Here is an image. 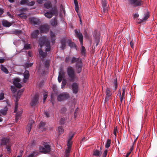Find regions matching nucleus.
Wrapping results in <instances>:
<instances>
[{"label":"nucleus","mask_w":157,"mask_h":157,"mask_svg":"<svg viewBox=\"0 0 157 157\" xmlns=\"http://www.w3.org/2000/svg\"><path fill=\"white\" fill-rule=\"evenodd\" d=\"M24 78L23 80L24 82L25 83L26 82V79H29V71H26L24 74Z\"/></svg>","instance_id":"412c9836"},{"label":"nucleus","mask_w":157,"mask_h":157,"mask_svg":"<svg viewBox=\"0 0 157 157\" xmlns=\"http://www.w3.org/2000/svg\"><path fill=\"white\" fill-rule=\"evenodd\" d=\"M129 4L131 6L135 0H128Z\"/></svg>","instance_id":"bf43d9fd"},{"label":"nucleus","mask_w":157,"mask_h":157,"mask_svg":"<svg viewBox=\"0 0 157 157\" xmlns=\"http://www.w3.org/2000/svg\"><path fill=\"white\" fill-rule=\"evenodd\" d=\"M11 89L13 93L16 92L17 91V89L15 87L13 86H11Z\"/></svg>","instance_id":"8fccbe9b"},{"label":"nucleus","mask_w":157,"mask_h":157,"mask_svg":"<svg viewBox=\"0 0 157 157\" xmlns=\"http://www.w3.org/2000/svg\"><path fill=\"white\" fill-rule=\"evenodd\" d=\"M78 108H76L74 112V117L75 118H76L77 115V113H78Z\"/></svg>","instance_id":"5fc2aeb1"},{"label":"nucleus","mask_w":157,"mask_h":157,"mask_svg":"<svg viewBox=\"0 0 157 157\" xmlns=\"http://www.w3.org/2000/svg\"><path fill=\"white\" fill-rule=\"evenodd\" d=\"M125 88H123L122 90V95L121 96V94L120 93V101L121 103H122L123 99L125 98Z\"/></svg>","instance_id":"c85d7f7f"},{"label":"nucleus","mask_w":157,"mask_h":157,"mask_svg":"<svg viewBox=\"0 0 157 157\" xmlns=\"http://www.w3.org/2000/svg\"><path fill=\"white\" fill-rule=\"evenodd\" d=\"M34 122L33 120H31L29 121L26 127V131L28 133L30 132L32 128V125Z\"/></svg>","instance_id":"f3484780"},{"label":"nucleus","mask_w":157,"mask_h":157,"mask_svg":"<svg viewBox=\"0 0 157 157\" xmlns=\"http://www.w3.org/2000/svg\"><path fill=\"white\" fill-rule=\"evenodd\" d=\"M71 150V148H68L65 151V153H69L70 151Z\"/></svg>","instance_id":"774afa93"},{"label":"nucleus","mask_w":157,"mask_h":157,"mask_svg":"<svg viewBox=\"0 0 157 157\" xmlns=\"http://www.w3.org/2000/svg\"><path fill=\"white\" fill-rule=\"evenodd\" d=\"M29 2L28 0H22L20 2V4L21 5H27L28 3Z\"/></svg>","instance_id":"4c0bfd02"},{"label":"nucleus","mask_w":157,"mask_h":157,"mask_svg":"<svg viewBox=\"0 0 157 157\" xmlns=\"http://www.w3.org/2000/svg\"><path fill=\"white\" fill-rule=\"evenodd\" d=\"M43 145V147L41 146L39 147L40 152L45 154L50 152L51 151V148L49 144L46 142H44Z\"/></svg>","instance_id":"7ed1b4c3"},{"label":"nucleus","mask_w":157,"mask_h":157,"mask_svg":"<svg viewBox=\"0 0 157 157\" xmlns=\"http://www.w3.org/2000/svg\"><path fill=\"white\" fill-rule=\"evenodd\" d=\"M67 111V109L65 107H63L61 108L60 110L61 113H64Z\"/></svg>","instance_id":"c03bdc74"},{"label":"nucleus","mask_w":157,"mask_h":157,"mask_svg":"<svg viewBox=\"0 0 157 157\" xmlns=\"http://www.w3.org/2000/svg\"><path fill=\"white\" fill-rule=\"evenodd\" d=\"M1 69L2 71L5 73H8V71L7 69L2 64L1 65Z\"/></svg>","instance_id":"473e14b6"},{"label":"nucleus","mask_w":157,"mask_h":157,"mask_svg":"<svg viewBox=\"0 0 157 157\" xmlns=\"http://www.w3.org/2000/svg\"><path fill=\"white\" fill-rule=\"evenodd\" d=\"M39 154L38 152L36 151L33 152L31 154L29 155L27 157H33L35 155H38Z\"/></svg>","instance_id":"79ce46f5"},{"label":"nucleus","mask_w":157,"mask_h":157,"mask_svg":"<svg viewBox=\"0 0 157 157\" xmlns=\"http://www.w3.org/2000/svg\"><path fill=\"white\" fill-rule=\"evenodd\" d=\"M39 33V31L38 30H36L33 31L31 34V37L33 39H35L37 37Z\"/></svg>","instance_id":"5701e85b"},{"label":"nucleus","mask_w":157,"mask_h":157,"mask_svg":"<svg viewBox=\"0 0 157 157\" xmlns=\"http://www.w3.org/2000/svg\"><path fill=\"white\" fill-rule=\"evenodd\" d=\"M39 44L41 47L44 45H45L46 51L47 52H49L50 50V43L49 41L47 40L45 36H42L39 39Z\"/></svg>","instance_id":"f257e3e1"},{"label":"nucleus","mask_w":157,"mask_h":157,"mask_svg":"<svg viewBox=\"0 0 157 157\" xmlns=\"http://www.w3.org/2000/svg\"><path fill=\"white\" fill-rule=\"evenodd\" d=\"M144 3V2L142 0H135L132 5L133 7H137L142 6Z\"/></svg>","instance_id":"9d476101"},{"label":"nucleus","mask_w":157,"mask_h":157,"mask_svg":"<svg viewBox=\"0 0 157 157\" xmlns=\"http://www.w3.org/2000/svg\"><path fill=\"white\" fill-rule=\"evenodd\" d=\"M24 90H20L17 93V96L16 101H15V109L14 111V113H16L17 111V108H18V103L17 101H18V99H19L20 97L21 94L22 93Z\"/></svg>","instance_id":"6e6552de"},{"label":"nucleus","mask_w":157,"mask_h":157,"mask_svg":"<svg viewBox=\"0 0 157 157\" xmlns=\"http://www.w3.org/2000/svg\"><path fill=\"white\" fill-rule=\"evenodd\" d=\"M69 98V94L67 92H64L58 95L57 99L58 101H62L67 100Z\"/></svg>","instance_id":"20e7f679"},{"label":"nucleus","mask_w":157,"mask_h":157,"mask_svg":"<svg viewBox=\"0 0 157 157\" xmlns=\"http://www.w3.org/2000/svg\"><path fill=\"white\" fill-rule=\"evenodd\" d=\"M73 136H74L73 134L69 136L68 140L71 141L72 138L73 137Z\"/></svg>","instance_id":"338daca9"},{"label":"nucleus","mask_w":157,"mask_h":157,"mask_svg":"<svg viewBox=\"0 0 157 157\" xmlns=\"http://www.w3.org/2000/svg\"><path fill=\"white\" fill-rule=\"evenodd\" d=\"M72 144V142L68 140L67 142V147L71 148Z\"/></svg>","instance_id":"49530a36"},{"label":"nucleus","mask_w":157,"mask_h":157,"mask_svg":"<svg viewBox=\"0 0 157 157\" xmlns=\"http://www.w3.org/2000/svg\"><path fill=\"white\" fill-rule=\"evenodd\" d=\"M8 110V108L7 106H6L3 109L0 110V113L3 115H6Z\"/></svg>","instance_id":"a878e982"},{"label":"nucleus","mask_w":157,"mask_h":157,"mask_svg":"<svg viewBox=\"0 0 157 157\" xmlns=\"http://www.w3.org/2000/svg\"><path fill=\"white\" fill-rule=\"evenodd\" d=\"M45 125V123L43 122H41L40 123L39 125V128L40 129H44Z\"/></svg>","instance_id":"c9c22d12"},{"label":"nucleus","mask_w":157,"mask_h":157,"mask_svg":"<svg viewBox=\"0 0 157 157\" xmlns=\"http://www.w3.org/2000/svg\"><path fill=\"white\" fill-rule=\"evenodd\" d=\"M50 36L51 37H55V34L52 31H51L50 32Z\"/></svg>","instance_id":"69168bd1"},{"label":"nucleus","mask_w":157,"mask_h":157,"mask_svg":"<svg viewBox=\"0 0 157 157\" xmlns=\"http://www.w3.org/2000/svg\"><path fill=\"white\" fill-rule=\"evenodd\" d=\"M102 152L97 149L95 150L93 152V155L97 157L100 156Z\"/></svg>","instance_id":"c756f323"},{"label":"nucleus","mask_w":157,"mask_h":157,"mask_svg":"<svg viewBox=\"0 0 157 157\" xmlns=\"http://www.w3.org/2000/svg\"><path fill=\"white\" fill-rule=\"evenodd\" d=\"M20 81V80L18 78L15 79L14 81L13 82V84L15 87L20 88L22 87L21 85L19 83Z\"/></svg>","instance_id":"dca6fc26"},{"label":"nucleus","mask_w":157,"mask_h":157,"mask_svg":"<svg viewBox=\"0 0 157 157\" xmlns=\"http://www.w3.org/2000/svg\"><path fill=\"white\" fill-rule=\"evenodd\" d=\"M82 66L83 65L82 62L80 63H78L77 65H76L75 66L76 70L78 73H80L82 71Z\"/></svg>","instance_id":"a211bd4d"},{"label":"nucleus","mask_w":157,"mask_h":157,"mask_svg":"<svg viewBox=\"0 0 157 157\" xmlns=\"http://www.w3.org/2000/svg\"><path fill=\"white\" fill-rule=\"evenodd\" d=\"M67 42L68 44V45L71 48H75L76 47V45L75 43L72 42L71 40H67Z\"/></svg>","instance_id":"bb28decb"},{"label":"nucleus","mask_w":157,"mask_h":157,"mask_svg":"<svg viewBox=\"0 0 157 157\" xmlns=\"http://www.w3.org/2000/svg\"><path fill=\"white\" fill-rule=\"evenodd\" d=\"M111 143V140L109 139H108L105 145V147L107 148H109L110 146Z\"/></svg>","instance_id":"e433bc0d"},{"label":"nucleus","mask_w":157,"mask_h":157,"mask_svg":"<svg viewBox=\"0 0 157 157\" xmlns=\"http://www.w3.org/2000/svg\"><path fill=\"white\" fill-rule=\"evenodd\" d=\"M117 127L116 126L114 127L113 131V134L115 135L116 137L117 135Z\"/></svg>","instance_id":"603ef678"},{"label":"nucleus","mask_w":157,"mask_h":157,"mask_svg":"<svg viewBox=\"0 0 157 157\" xmlns=\"http://www.w3.org/2000/svg\"><path fill=\"white\" fill-rule=\"evenodd\" d=\"M57 13L56 10L55 9L49 11L44 13V16L48 18H50L52 17L53 16Z\"/></svg>","instance_id":"1a4fd4ad"},{"label":"nucleus","mask_w":157,"mask_h":157,"mask_svg":"<svg viewBox=\"0 0 157 157\" xmlns=\"http://www.w3.org/2000/svg\"><path fill=\"white\" fill-rule=\"evenodd\" d=\"M74 3L75 5V10L76 12L78 13V12L79 6L77 0H74Z\"/></svg>","instance_id":"2f4dec72"},{"label":"nucleus","mask_w":157,"mask_h":157,"mask_svg":"<svg viewBox=\"0 0 157 157\" xmlns=\"http://www.w3.org/2000/svg\"><path fill=\"white\" fill-rule=\"evenodd\" d=\"M82 60L80 58H76L74 57H72L71 63L73 64L76 63V65H77L78 63H82Z\"/></svg>","instance_id":"ddd939ff"},{"label":"nucleus","mask_w":157,"mask_h":157,"mask_svg":"<svg viewBox=\"0 0 157 157\" xmlns=\"http://www.w3.org/2000/svg\"><path fill=\"white\" fill-rule=\"evenodd\" d=\"M105 101H108L109 100L111 99V97L112 95V93L111 91L110 88L107 87L105 90Z\"/></svg>","instance_id":"39448f33"},{"label":"nucleus","mask_w":157,"mask_h":157,"mask_svg":"<svg viewBox=\"0 0 157 157\" xmlns=\"http://www.w3.org/2000/svg\"><path fill=\"white\" fill-rule=\"evenodd\" d=\"M64 78L63 77H62L61 76H58V82H61V81L62 80V78Z\"/></svg>","instance_id":"052dcab7"},{"label":"nucleus","mask_w":157,"mask_h":157,"mask_svg":"<svg viewBox=\"0 0 157 157\" xmlns=\"http://www.w3.org/2000/svg\"><path fill=\"white\" fill-rule=\"evenodd\" d=\"M107 152H108L107 150H105V151L104 152L103 154V157H106Z\"/></svg>","instance_id":"680f3d73"},{"label":"nucleus","mask_w":157,"mask_h":157,"mask_svg":"<svg viewBox=\"0 0 157 157\" xmlns=\"http://www.w3.org/2000/svg\"><path fill=\"white\" fill-rule=\"evenodd\" d=\"M38 51L39 52V55L40 56V57H41L43 59L46 57L47 55V52L46 51V52H43L41 49H39Z\"/></svg>","instance_id":"4be33fe9"},{"label":"nucleus","mask_w":157,"mask_h":157,"mask_svg":"<svg viewBox=\"0 0 157 157\" xmlns=\"http://www.w3.org/2000/svg\"><path fill=\"white\" fill-rule=\"evenodd\" d=\"M81 46L82 47V48L81 50V54L82 55H84L86 54V51L85 47H84L83 45H81Z\"/></svg>","instance_id":"72a5a7b5"},{"label":"nucleus","mask_w":157,"mask_h":157,"mask_svg":"<svg viewBox=\"0 0 157 157\" xmlns=\"http://www.w3.org/2000/svg\"><path fill=\"white\" fill-rule=\"evenodd\" d=\"M39 97L38 95L36 94L32 99L30 104L32 107L36 106L39 103Z\"/></svg>","instance_id":"423d86ee"},{"label":"nucleus","mask_w":157,"mask_h":157,"mask_svg":"<svg viewBox=\"0 0 157 157\" xmlns=\"http://www.w3.org/2000/svg\"><path fill=\"white\" fill-rule=\"evenodd\" d=\"M2 23L3 26L4 27H9L12 25V24L6 20L2 21Z\"/></svg>","instance_id":"b1692460"},{"label":"nucleus","mask_w":157,"mask_h":157,"mask_svg":"<svg viewBox=\"0 0 157 157\" xmlns=\"http://www.w3.org/2000/svg\"><path fill=\"white\" fill-rule=\"evenodd\" d=\"M22 111H21L19 112H18L17 113L16 115V121H17L20 118L21 114L22 113Z\"/></svg>","instance_id":"7c9ffc66"},{"label":"nucleus","mask_w":157,"mask_h":157,"mask_svg":"<svg viewBox=\"0 0 157 157\" xmlns=\"http://www.w3.org/2000/svg\"><path fill=\"white\" fill-rule=\"evenodd\" d=\"M67 40L65 38H63L61 40V48L63 50L65 49L66 48V42H67Z\"/></svg>","instance_id":"6ab92c4d"},{"label":"nucleus","mask_w":157,"mask_h":157,"mask_svg":"<svg viewBox=\"0 0 157 157\" xmlns=\"http://www.w3.org/2000/svg\"><path fill=\"white\" fill-rule=\"evenodd\" d=\"M51 24L52 26H56L57 25V22L55 20H53L52 21Z\"/></svg>","instance_id":"4d7b16f0"},{"label":"nucleus","mask_w":157,"mask_h":157,"mask_svg":"<svg viewBox=\"0 0 157 157\" xmlns=\"http://www.w3.org/2000/svg\"><path fill=\"white\" fill-rule=\"evenodd\" d=\"M30 21L34 25H37L39 23V20L37 18L34 17L31 18Z\"/></svg>","instance_id":"cd10ccee"},{"label":"nucleus","mask_w":157,"mask_h":157,"mask_svg":"<svg viewBox=\"0 0 157 157\" xmlns=\"http://www.w3.org/2000/svg\"><path fill=\"white\" fill-rule=\"evenodd\" d=\"M64 75L65 74L64 71L63 70L61 69L59 72V76L64 77Z\"/></svg>","instance_id":"a19ab883"},{"label":"nucleus","mask_w":157,"mask_h":157,"mask_svg":"<svg viewBox=\"0 0 157 157\" xmlns=\"http://www.w3.org/2000/svg\"><path fill=\"white\" fill-rule=\"evenodd\" d=\"M24 48L26 49H30V44H26L25 45Z\"/></svg>","instance_id":"3c124183"},{"label":"nucleus","mask_w":157,"mask_h":157,"mask_svg":"<svg viewBox=\"0 0 157 157\" xmlns=\"http://www.w3.org/2000/svg\"><path fill=\"white\" fill-rule=\"evenodd\" d=\"M67 73L69 81L71 82L75 81L76 77L74 69L72 67H68L67 69Z\"/></svg>","instance_id":"f03ea898"},{"label":"nucleus","mask_w":157,"mask_h":157,"mask_svg":"<svg viewBox=\"0 0 157 157\" xmlns=\"http://www.w3.org/2000/svg\"><path fill=\"white\" fill-rule=\"evenodd\" d=\"M72 90L73 93L76 94L78 91V85L76 82L73 83L72 85Z\"/></svg>","instance_id":"f8f14e48"},{"label":"nucleus","mask_w":157,"mask_h":157,"mask_svg":"<svg viewBox=\"0 0 157 157\" xmlns=\"http://www.w3.org/2000/svg\"><path fill=\"white\" fill-rule=\"evenodd\" d=\"M149 16L150 15L148 12H147L146 14L145 15V16L144 18L142 19H140V21L139 22V23H140L145 21H146L147 20V19L149 18Z\"/></svg>","instance_id":"393cba45"},{"label":"nucleus","mask_w":157,"mask_h":157,"mask_svg":"<svg viewBox=\"0 0 157 157\" xmlns=\"http://www.w3.org/2000/svg\"><path fill=\"white\" fill-rule=\"evenodd\" d=\"M14 33L16 35H18L22 33V31L20 30H15L14 31Z\"/></svg>","instance_id":"37998d69"},{"label":"nucleus","mask_w":157,"mask_h":157,"mask_svg":"<svg viewBox=\"0 0 157 157\" xmlns=\"http://www.w3.org/2000/svg\"><path fill=\"white\" fill-rule=\"evenodd\" d=\"M33 63H27L26 66L28 67H31L33 66Z\"/></svg>","instance_id":"e2e57ef3"},{"label":"nucleus","mask_w":157,"mask_h":157,"mask_svg":"<svg viewBox=\"0 0 157 157\" xmlns=\"http://www.w3.org/2000/svg\"><path fill=\"white\" fill-rule=\"evenodd\" d=\"M1 144L3 145H7L10 144V141L9 139L7 138H2L1 140Z\"/></svg>","instance_id":"2eb2a0df"},{"label":"nucleus","mask_w":157,"mask_h":157,"mask_svg":"<svg viewBox=\"0 0 157 157\" xmlns=\"http://www.w3.org/2000/svg\"><path fill=\"white\" fill-rule=\"evenodd\" d=\"M44 6L45 8L49 9L52 7L51 4L50 3H46L44 4Z\"/></svg>","instance_id":"f704fd0d"},{"label":"nucleus","mask_w":157,"mask_h":157,"mask_svg":"<svg viewBox=\"0 0 157 157\" xmlns=\"http://www.w3.org/2000/svg\"><path fill=\"white\" fill-rule=\"evenodd\" d=\"M65 122V119L64 118H62L60 121V124H63Z\"/></svg>","instance_id":"a18cd8bd"},{"label":"nucleus","mask_w":157,"mask_h":157,"mask_svg":"<svg viewBox=\"0 0 157 157\" xmlns=\"http://www.w3.org/2000/svg\"><path fill=\"white\" fill-rule=\"evenodd\" d=\"M40 30L41 33H46L49 30V27L48 25H43L40 27Z\"/></svg>","instance_id":"4468645a"},{"label":"nucleus","mask_w":157,"mask_h":157,"mask_svg":"<svg viewBox=\"0 0 157 157\" xmlns=\"http://www.w3.org/2000/svg\"><path fill=\"white\" fill-rule=\"evenodd\" d=\"M67 84V81L65 79H64L63 80L62 82V85L61 86V88H63Z\"/></svg>","instance_id":"58836bf2"},{"label":"nucleus","mask_w":157,"mask_h":157,"mask_svg":"<svg viewBox=\"0 0 157 157\" xmlns=\"http://www.w3.org/2000/svg\"><path fill=\"white\" fill-rule=\"evenodd\" d=\"M48 95H47V93L46 92H45L44 94V98H43V102H44L47 98Z\"/></svg>","instance_id":"de8ad7c7"},{"label":"nucleus","mask_w":157,"mask_h":157,"mask_svg":"<svg viewBox=\"0 0 157 157\" xmlns=\"http://www.w3.org/2000/svg\"><path fill=\"white\" fill-rule=\"evenodd\" d=\"M6 148L8 152H10L11 151L10 144L7 145L6 147Z\"/></svg>","instance_id":"09e8293b"},{"label":"nucleus","mask_w":157,"mask_h":157,"mask_svg":"<svg viewBox=\"0 0 157 157\" xmlns=\"http://www.w3.org/2000/svg\"><path fill=\"white\" fill-rule=\"evenodd\" d=\"M58 132L59 134H61L63 133V130L62 126H59L58 127Z\"/></svg>","instance_id":"ea45409f"},{"label":"nucleus","mask_w":157,"mask_h":157,"mask_svg":"<svg viewBox=\"0 0 157 157\" xmlns=\"http://www.w3.org/2000/svg\"><path fill=\"white\" fill-rule=\"evenodd\" d=\"M75 33L77 36V37L78 38L80 42L81 45H83V35L80 32H78L77 30H75Z\"/></svg>","instance_id":"9b49d317"},{"label":"nucleus","mask_w":157,"mask_h":157,"mask_svg":"<svg viewBox=\"0 0 157 157\" xmlns=\"http://www.w3.org/2000/svg\"><path fill=\"white\" fill-rule=\"evenodd\" d=\"M4 98V94L2 93L0 94V100H2Z\"/></svg>","instance_id":"13d9d810"},{"label":"nucleus","mask_w":157,"mask_h":157,"mask_svg":"<svg viewBox=\"0 0 157 157\" xmlns=\"http://www.w3.org/2000/svg\"><path fill=\"white\" fill-rule=\"evenodd\" d=\"M44 114L45 115L46 117H50L49 113L48 112H45Z\"/></svg>","instance_id":"0e129e2a"},{"label":"nucleus","mask_w":157,"mask_h":157,"mask_svg":"<svg viewBox=\"0 0 157 157\" xmlns=\"http://www.w3.org/2000/svg\"><path fill=\"white\" fill-rule=\"evenodd\" d=\"M101 3L102 5L103 10L101 11L102 13H106L108 11L107 3L106 0H101Z\"/></svg>","instance_id":"0eeeda50"},{"label":"nucleus","mask_w":157,"mask_h":157,"mask_svg":"<svg viewBox=\"0 0 157 157\" xmlns=\"http://www.w3.org/2000/svg\"><path fill=\"white\" fill-rule=\"evenodd\" d=\"M34 2L33 1H32L30 2H29L28 3L27 6H33L34 5Z\"/></svg>","instance_id":"6e6d98bb"},{"label":"nucleus","mask_w":157,"mask_h":157,"mask_svg":"<svg viewBox=\"0 0 157 157\" xmlns=\"http://www.w3.org/2000/svg\"><path fill=\"white\" fill-rule=\"evenodd\" d=\"M45 65L46 67H48L49 65V60H46L45 62Z\"/></svg>","instance_id":"864d4df0"},{"label":"nucleus","mask_w":157,"mask_h":157,"mask_svg":"<svg viewBox=\"0 0 157 157\" xmlns=\"http://www.w3.org/2000/svg\"><path fill=\"white\" fill-rule=\"evenodd\" d=\"M113 92L115 91L117 88V78H115L113 81Z\"/></svg>","instance_id":"aec40b11"}]
</instances>
